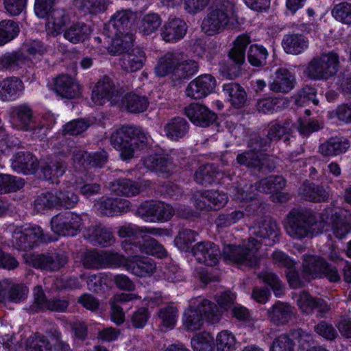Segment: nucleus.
I'll use <instances>...</instances> for the list:
<instances>
[{"label": "nucleus", "mask_w": 351, "mask_h": 351, "mask_svg": "<svg viewBox=\"0 0 351 351\" xmlns=\"http://www.w3.org/2000/svg\"><path fill=\"white\" fill-rule=\"evenodd\" d=\"M213 339L208 333H202L191 339L194 351H212Z\"/></svg>", "instance_id": "64"}, {"label": "nucleus", "mask_w": 351, "mask_h": 351, "mask_svg": "<svg viewBox=\"0 0 351 351\" xmlns=\"http://www.w3.org/2000/svg\"><path fill=\"white\" fill-rule=\"evenodd\" d=\"M145 60L144 51L139 48H134L123 55L121 66L127 72H135L143 68Z\"/></svg>", "instance_id": "36"}, {"label": "nucleus", "mask_w": 351, "mask_h": 351, "mask_svg": "<svg viewBox=\"0 0 351 351\" xmlns=\"http://www.w3.org/2000/svg\"><path fill=\"white\" fill-rule=\"evenodd\" d=\"M251 231L256 237L249 240V241H259V239L261 240L268 239L271 241L280 239V230L277 223L272 220H265L261 226L253 228Z\"/></svg>", "instance_id": "38"}, {"label": "nucleus", "mask_w": 351, "mask_h": 351, "mask_svg": "<svg viewBox=\"0 0 351 351\" xmlns=\"http://www.w3.org/2000/svg\"><path fill=\"white\" fill-rule=\"evenodd\" d=\"M252 251L244 245L228 244L223 249V258L230 262L244 263L250 262L253 256Z\"/></svg>", "instance_id": "33"}, {"label": "nucleus", "mask_w": 351, "mask_h": 351, "mask_svg": "<svg viewBox=\"0 0 351 351\" xmlns=\"http://www.w3.org/2000/svg\"><path fill=\"white\" fill-rule=\"evenodd\" d=\"M34 303L31 306V311L34 313L47 310L56 312H64L69 306L66 300L60 298L47 299L40 286L34 289Z\"/></svg>", "instance_id": "15"}, {"label": "nucleus", "mask_w": 351, "mask_h": 351, "mask_svg": "<svg viewBox=\"0 0 351 351\" xmlns=\"http://www.w3.org/2000/svg\"><path fill=\"white\" fill-rule=\"evenodd\" d=\"M250 43L249 38L245 36H239L234 42L228 56L237 64H242L245 59V49Z\"/></svg>", "instance_id": "50"}, {"label": "nucleus", "mask_w": 351, "mask_h": 351, "mask_svg": "<svg viewBox=\"0 0 351 351\" xmlns=\"http://www.w3.org/2000/svg\"><path fill=\"white\" fill-rule=\"evenodd\" d=\"M42 171L44 178L53 183L58 178L64 174L65 165L60 160L51 161L43 167Z\"/></svg>", "instance_id": "58"}, {"label": "nucleus", "mask_w": 351, "mask_h": 351, "mask_svg": "<svg viewBox=\"0 0 351 351\" xmlns=\"http://www.w3.org/2000/svg\"><path fill=\"white\" fill-rule=\"evenodd\" d=\"M223 172L213 164L202 165L195 173V180L201 184H210L222 178Z\"/></svg>", "instance_id": "43"}, {"label": "nucleus", "mask_w": 351, "mask_h": 351, "mask_svg": "<svg viewBox=\"0 0 351 351\" xmlns=\"http://www.w3.org/2000/svg\"><path fill=\"white\" fill-rule=\"evenodd\" d=\"M235 336L229 330H222L216 337L217 351H234L236 349Z\"/></svg>", "instance_id": "54"}, {"label": "nucleus", "mask_w": 351, "mask_h": 351, "mask_svg": "<svg viewBox=\"0 0 351 351\" xmlns=\"http://www.w3.org/2000/svg\"><path fill=\"white\" fill-rule=\"evenodd\" d=\"M259 279L268 285L276 297L283 295V285L279 278L271 271H264L258 274Z\"/></svg>", "instance_id": "57"}, {"label": "nucleus", "mask_w": 351, "mask_h": 351, "mask_svg": "<svg viewBox=\"0 0 351 351\" xmlns=\"http://www.w3.org/2000/svg\"><path fill=\"white\" fill-rule=\"evenodd\" d=\"M282 45L286 53L298 55L308 48V40L302 34H289L284 37Z\"/></svg>", "instance_id": "42"}, {"label": "nucleus", "mask_w": 351, "mask_h": 351, "mask_svg": "<svg viewBox=\"0 0 351 351\" xmlns=\"http://www.w3.org/2000/svg\"><path fill=\"white\" fill-rule=\"evenodd\" d=\"M215 79L210 75H199L192 80L186 88L187 97L193 99H201L207 97L215 89Z\"/></svg>", "instance_id": "16"}, {"label": "nucleus", "mask_w": 351, "mask_h": 351, "mask_svg": "<svg viewBox=\"0 0 351 351\" xmlns=\"http://www.w3.org/2000/svg\"><path fill=\"white\" fill-rule=\"evenodd\" d=\"M152 142L151 136L141 128L123 125L114 131L110 138V145L120 153L123 160L132 158L136 152Z\"/></svg>", "instance_id": "4"}, {"label": "nucleus", "mask_w": 351, "mask_h": 351, "mask_svg": "<svg viewBox=\"0 0 351 351\" xmlns=\"http://www.w3.org/2000/svg\"><path fill=\"white\" fill-rule=\"evenodd\" d=\"M185 114L195 125L207 127L216 119L215 113L204 106L193 104L185 108Z\"/></svg>", "instance_id": "24"}, {"label": "nucleus", "mask_w": 351, "mask_h": 351, "mask_svg": "<svg viewBox=\"0 0 351 351\" xmlns=\"http://www.w3.org/2000/svg\"><path fill=\"white\" fill-rule=\"evenodd\" d=\"M158 317L164 326L168 328H173L177 321L178 310L175 306L168 305L160 309Z\"/></svg>", "instance_id": "61"}, {"label": "nucleus", "mask_w": 351, "mask_h": 351, "mask_svg": "<svg viewBox=\"0 0 351 351\" xmlns=\"http://www.w3.org/2000/svg\"><path fill=\"white\" fill-rule=\"evenodd\" d=\"M314 331L328 341L335 340L338 333L333 325L326 321H320L314 326Z\"/></svg>", "instance_id": "63"}, {"label": "nucleus", "mask_w": 351, "mask_h": 351, "mask_svg": "<svg viewBox=\"0 0 351 351\" xmlns=\"http://www.w3.org/2000/svg\"><path fill=\"white\" fill-rule=\"evenodd\" d=\"M268 51L264 47L258 45H253L248 51V61L254 66H262L266 64L268 57Z\"/></svg>", "instance_id": "55"}, {"label": "nucleus", "mask_w": 351, "mask_h": 351, "mask_svg": "<svg viewBox=\"0 0 351 351\" xmlns=\"http://www.w3.org/2000/svg\"><path fill=\"white\" fill-rule=\"evenodd\" d=\"M131 16V12L128 10L117 11L105 25L104 34L111 39L108 40V43H111V45L108 47V51L110 53L114 55L121 53L132 44V34L123 32Z\"/></svg>", "instance_id": "5"}, {"label": "nucleus", "mask_w": 351, "mask_h": 351, "mask_svg": "<svg viewBox=\"0 0 351 351\" xmlns=\"http://www.w3.org/2000/svg\"><path fill=\"white\" fill-rule=\"evenodd\" d=\"M119 105L129 112L139 113L147 110L149 102L145 96L128 93L121 98Z\"/></svg>", "instance_id": "40"}, {"label": "nucleus", "mask_w": 351, "mask_h": 351, "mask_svg": "<svg viewBox=\"0 0 351 351\" xmlns=\"http://www.w3.org/2000/svg\"><path fill=\"white\" fill-rule=\"evenodd\" d=\"M70 23V16L63 9H54L47 15L45 25L48 36L56 37L64 33Z\"/></svg>", "instance_id": "19"}, {"label": "nucleus", "mask_w": 351, "mask_h": 351, "mask_svg": "<svg viewBox=\"0 0 351 351\" xmlns=\"http://www.w3.org/2000/svg\"><path fill=\"white\" fill-rule=\"evenodd\" d=\"M57 193L47 192L40 194L34 201V207L38 212L58 206Z\"/></svg>", "instance_id": "56"}, {"label": "nucleus", "mask_w": 351, "mask_h": 351, "mask_svg": "<svg viewBox=\"0 0 351 351\" xmlns=\"http://www.w3.org/2000/svg\"><path fill=\"white\" fill-rule=\"evenodd\" d=\"M289 333L293 347L298 346L299 348L305 350L314 343L313 335L302 328L292 330Z\"/></svg>", "instance_id": "52"}, {"label": "nucleus", "mask_w": 351, "mask_h": 351, "mask_svg": "<svg viewBox=\"0 0 351 351\" xmlns=\"http://www.w3.org/2000/svg\"><path fill=\"white\" fill-rule=\"evenodd\" d=\"M223 90L234 107L240 108L245 106L247 95L245 90L239 84L235 83L225 84L223 86Z\"/></svg>", "instance_id": "44"}, {"label": "nucleus", "mask_w": 351, "mask_h": 351, "mask_svg": "<svg viewBox=\"0 0 351 351\" xmlns=\"http://www.w3.org/2000/svg\"><path fill=\"white\" fill-rule=\"evenodd\" d=\"M192 302L205 320L211 323H215L219 320L221 313L214 302L200 297L193 300Z\"/></svg>", "instance_id": "39"}, {"label": "nucleus", "mask_w": 351, "mask_h": 351, "mask_svg": "<svg viewBox=\"0 0 351 351\" xmlns=\"http://www.w3.org/2000/svg\"><path fill=\"white\" fill-rule=\"evenodd\" d=\"M74 165L76 168L82 167L84 169L91 167H101L108 160V154L101 150L93 154H87L80 149H75L73 152Z\"/></svg>", "instance_id": "17"}, {"label": "nucleus", "mask_w": 351, "mask_h": 351, "mask_svg": "<svg viewBox=\"0 0 351 351\" xmlns=\"http://www.w3.org/2000/svg\"><path fill=\"white\" fill-rule=\"evenodd\" d=\"M270 89L276 93H287L294 87V77L286 69H278L269 84Z\"/></svg>", "instance_id": "31"}, {"label": "nucleus", "mask_w": 351, "mask_h": 351, "mask_svg": "<svg viewBox=\"0 0 351 351\" xmlns=\"http://www.w3.org/2000/svg\"><path fill=\"white\" fill-rule=\"evenodd\" d=\"M321 221L316 222L312 213L306 209H294L287 216L285 229L293 239H311L315 228L330 226L335 238L343 239L351 230V213L339 207L328 208L321 214ZM317 232H316L317 234Z\"/></svg>", "instance_id": "1"}, {"label": "nucleus", "mask_w": 351, "mask_h": 351, "mask_svg": "<svg viewBox=\"0 0 351 351\" xmlns=\"http://www.w3.org/2000/svg\"><path fill=\"white\" fill-rule=\"evenodd\" d=\"M27 351H51V346L47 338L40 335H34L26 341Z\"/></svg>", "instance_id": "60"}, {"label": "nucleus", "mask_w": 351, "mask_h": 351, "mask_svg": "<svg viewBox=\"0 0 351 351\" xmlns=\"http://www.w3.org/2000/svg\"><path fill=\"white\" fill-rule=\"evenodd\" d=\"M298 305L301 311L306 314L314 311L317 313V317H323L330 311V306L322 298H313L308 293L302 291L298 300Z\"/></svg>", "instance_id": "18"}, {"label": "nucleus", "mask_w": 351, "mask_h": 351, "mask_svg": "<svg viewBox=\"0 0 351 351\" xmlns=\"http://www.w3.org/2000/svg\"><path fill=\"white\" fill-rule=\"evenodd\" d=\"M25 86L16 77H8L0 82V99L3 101H14L23 93Z\"/></svg>", "instance_id": "27"}, {"label": "nucleus", "mask_w": 351, "mask_h": 351, "mask_svg": "<svg viewBox=\"0 0 351 351\" xmlns=\"http://www.w3.org/2000/svg\"><path fill=\"white\" fill-rule=\"evenodd\" d=\"M56 90L61 97L72 99L80 95V86L68 75H62L56 80Z\"/></svg>", "instance_id": "35"}, {"label": "nucleus", "mask_w": 351, "mask_h": 351, "mask_svg": "<svg viewBox=\"0 0 351 351\" xmlns=\"http://www.w3.org/2000/svg\"><path fill=\"white\" fill-rule=\"evenodd\" d=\"M122 247L130 256L126 270L138 277L150 276L156 269L155 262L138 255V252L162 258L167 252L160 243H122Z\"/></svg>", "instance_id": "2"}, {"label": "nucleus", "mask_w": 351, "mask_h": 351, "mask_svg": "<svg viewBox=\"0 0 351 351\" xmlns=\"http://www.w3.org/2000/svg\"><path fill=\"white\" fill-rule=\"evenodd\" d=\"M175 213L172 206L162 202L147 201L136 210V215L147 222H164L169 220Z\"/></svg>", "instance_id": "9"}, {"label": "nucleus", "mask_w": 351, "mask_h": 351, "mask_svg": "<svg viewBox=\"0 0 351 351\" xmlns=\"http://www.w3.org/2000/svg\"><path fill=\"white\" fill-rule=\"evenodd\" d=\"M19 32L16 23L11 20H3L0 22V46L14 39Z\"/></svg>", "instance_id": "53"}, {"label": "nucleus", "mask_w": 351, "mask_h": 351, "mask_svg": "<svg viewBox=\"0 0 351 351\" xmlns=\"http://www.w3.org/2000/svg\"><path fill=\"white\" fill-rule=\"evenodd\" d=\"M27 59L19 51L6 53L0 56V70H14L23 65Z\"/></svg>", "instance_id": "51"}, {"label": "nucleus", "mask_w": 351, "mask_h": 351, "mask_svg": "<svg viewBox=\"0 0 351 351\" xmlns=\"http://www.w3.org/2000/svg\"><path fill=\"white\" fill-rule=\"evenodd\" d=\"M350 147L349 141L343 136H333L322 143L318 152L323 156L333 157L346 152Z\"/></svg>", "instance_id": "29"}, {"label": "nucleus", "mask_w": 351, "mask_h": 351, "mask_svg": "<svg viewBox=\"0 0 351 351\" xmlns=\"http://www.w3.org/2000/svg\"><path fill=\"white\" fill-rule=\"evenodd\" d=\"M197 261L207 265H214L221 254L219 248L214 243H197L191 249Z\"/></svg>", "instance_id": "22"}, {"label": "nucleus", "mask_w": 351, "mask_h": 351, "mask_svg": "<svg viewBox=\"0 0 351 351\" xmlns=\"http://www.w3.org/2000/svg\"><path fill=\"white\" fill-rule=\"evenodd\" d=\"M186 30L187 25L182 19L169 17L161 29L160 35L165 41L174 43L182 39Z\"/></svg>", "instance_id": "23"}, {"label": "nucleus", "mask_w": 351, "mask_h": 351, "mask_svg": "<svg viewBox=\"0 0 351 351\" xmlns=\"http://www.w3.org/2000/svg\"><path fill=\"white\" fill-rule=\"evenodd\" d=\"M198 311L191 302L190 307L184 311L183 315V326L186 330L195 331L201 328L204 319Z\"/></svg>", "instance_id": "46"}, {"label": "nucleus", "mask_w": 351, "mask_h": 351, "mask_svg": "<svg viewBox=\"0 0 351 351\" xmlns=\"http://www.w3.org/2000/svg\"><path fill=\"white\" fill-rule=\"evenodd\" d=\"M285 185L286 181L282 176H269L256 182L254 186L252 184H239L238 186L232 189L231 195L237 202H247L255 197L256 191L271 193L272 191L282 189Z\"/></svg>", "instance_id": "8"}, {"label": "nucleus", "mask_w": 351, "mask_h": 351, "mask_svg": "<svg viewBox=\"0 0 351 351\" xmlns=\"http://www.w3.org/2000/svg\"><path fill=\"white\" fill-rule=\"evenodd\" d=\"M293 130V124L289 120L271 123L268 128L267 139H259L261 149H266L271 142L277 141L284 136L285 141L288 140L289 138L287 136L289 135Z\"/></svg>", "instance_id": "20"}, {"label": "nucleus", "mask_w": 351, "mask_h": 351, "mask_svg": "<svg viewBox=\"0 0 351 351\" xmlns=\"http://www.w3.org/2000/svg\"><path fill=\"white\" fill-rule=\"evenodd\" d=\"M92 32L90 27L84 23H73L63 33L65 40L73 44H78L88 39Z\"/></svg>", "instance_id": "34"}, {"label": "nucleus", "mask_w": 351, "mask_h": 351, "mask_svg": "<svg viewBox=\"0 0 351 351\" xmlns=\"http://www.w3.org/2000/svg\"><path fill=\"white\" fill-rule=\"evenodd\" d=\"M79 188L76 182H70L69 185L66 186L60 190L58 194V206L66 208H71L76 206L79 199L78 196L74 193V190Z\"/></svg>", "instance_id": "47"}, {"label": "nucleus", "mask_w": 351, "mask_h": 351, "mask_svg": "<svg viewBox=\"0 0 351 351\" xmlns=\"http://www.w3.org/2000/svg\"><path fill=\"white\" fill-rule=\"evenodd\" d=\"M162 20L160 16L155 13L145 14L137 23V28L140 33L144 35H150L155 32L160 26Z\"/></svg>", "instance_id": "49"}, {"label": "nucleus", "mask_w": 351, "mask_h": 351, "mask_svg": "<svg viewBox=\"0 0 351 351\" xmlns=\"http://www.w3.org/2000/svg\"><path fill=\"white\" fill-rule=\"evenodd\" d=\"M38 167L37 158L29 152H19L12 160V167L18 173L32 174Z\"/></svg>", "instance_id": "30"}, {"label": "nucleus", "mask_w": 351, "mask_h": 351, "mask_svg": "<svg viewBox=\"0 0 351 351\" xmlns=\"http://www.w3.org/2000/svg\"><path fill=\"white\" fill-rule=\"evenodd\" d=\"M15 241H45L49 239L43 230L38 226L32 225L27 227H15L10 225L3 232L2 239Z\"/></svg>", "instance_id": "13"}, {"label": "nucleus", "mask_w": 351, "mask_h": 351, "mask_svg": "<svg viewBox=\"0 0 351 351\" xmlns=\"http://www.w3.org/2000/svg\"><path fill=\"white\" fill-rule=\"evenodd\" d=\"M340 66L339 56L334 51L314 57L306 65L304 74L313 80L326 81L335 76Z\"/></svg>", "instance_id": "7"}, {"label": "nucleus", "mask_w": 351, "mask_h": 351, "mask_svg": "<svg viewBox=\"0 0 351 351\" xmlns=\"http://www.w3.org/2000/svg\"><path fill=\"white\" fill-rule=\"evenodd\" d=\"M64 254L51 253L33 256L32 261L36 267L47 271H57L67 263Z\"/></svg>", "instance_id": "26"}, {"label": "nucleus", "mask_w": 351, "mask_h": 351, "mask_svg": "<svg viewBox=\"0 0 351 351\" xmlns=\"http://www.w3.org/2000/svg\"><path fill=\"white\" fill-rule=\"evenodd\" d=\"M83 235L90 241H110L114 239L112 229L104 224L90 226L84 230Z\"/></svg>", "instance_id": "41"}, {"label": "nucleus", "mask_w": 351, "mask_h": 351, "mask_svg": "<svg viewBox=\"0 0 351 351\" xmlns=\"http://www.w3.org/2000/svg\"><path fill=\"white\" fill-rule=\"evenodd\" d=\"M151 182L149 180L143 181L141 185L128 179H119L112 184L111 191L117 194L126 197L137 195L141 191V186L149 187Z\"/></svg>", "instance_id": "32"}, {"label": "nucleus", "mask_w": 351, "mask_h": 351, "mask_svg": "<svg viewBox=\"0 0 351 351\" xmlns=\"http://www.w3.org/2000/svg\"><path fill=\"white\" fill-rule=\"evenodd\" d=\"M332 15L342 23L351 24V4L340 3L335 5L332 10Z\"/></svg>", "instance_id": "62"}, {"label": "nucleus", "mask_w": 351, "mask_h": 351, "mask_svg": "<svg viewBox=\"0 0 351 351\" xmlns=\"http://www.w3.org/2000/svg\"><path fill=\"white\" fill-rule=\"evenodd\" d=\"M239 24L235 0H217L202 20L201 29L208 36H215L235 28Z\"/></svg>", "instance_id": "3"}, {"label": "nucleus", "mask_w": 351, "mask_h": 351, "mask_svg": "<svg viewBox=\"0 0 351 351\" xmlns=\"http://www.w3.org/2000/svg\"><path fill=\"white\" fill-rule=\"evenodd\" d=\"M188 130L189 124L182 117L172 119L165 126L167 136L174 141L183 138L188 132Z\"/></svg>", "instance_id": "45"}, {"label": "nucleus", "mask_w": 351, "mask_h": 351, "mask_svg": "<svg viewBox=\"0 0 351 351\" xmlns=\"http://www.w3.org/2000/svg\"><path fill=\"white\" fill-rule=\"evenodd\" d=\"M117 234L121 239H142L145 241L172 236L171 230L168 229L139 227L132 224H127L119 227Z\"/></svg>", "instance_id": "10"}, {"label": "nucleus", "mask_w": 351, "mask_h": 351, "mask_svg": "<svg viewBox=\"0 0 351 351\" xmlns=\"http://www.w3.org/2000/svg\"><path fill=\"white\" fill-rule=\"evenodd\" d=\"M197 64L194 60H186L179 51L168 52L160 57L155 66L158 77L170 75L173 80L185 78L197 71Z\"/></svg>", "instance_id": "6"}, {"label": "nucleus", "mask_w": 351, "mask_h": 351, "mask_svg": "<svg viewBox=\"0 0 351 351\" xmlns=\"http://www.w3.org/2000/svg\"><path fill=\"white\" fill-rule=\"evenodd\" d=\"M300 194L311 202L325 201L328 197L324 189L313 183H304L300 189Z\"/></svg>", "instance_id": "48"}, {"label": "nucleus", "mask_w": 351, "mask_h": 351, "mask_svg": "<svg viewBox=\"0 0 351 351\" xmlns=\"http://www.w3.org/2000/svg\"><path fill=\"white\" fill-rule=\"evenodd\" d=\"M12 113L14 121L21 130H34L37 134L43 131L42 134H45V126L43 124L36 125L32 119V111L28 106H19L14 108Z\"/></svg>", "instance_id": "21"}, {"label": "nucleus", "mask_w": 351, "mask_h": 351, "mask_svg": "<svg viewBox=\"0 0 351 351\" xmlns=\"http://www.w3.org/2000/svg\"><path fill=\"white\" fill-rule=\"evenodd\" d=\"M271 322L277 326L287 324L293 316V307L288 304L276 302L267 311Z\"/></svg>", "instance_id": "37"}, {"label": "nucleus", "mask_w": 351, "mask_h": 351, "mask_svg": "<svg viewBox=\"0 0 351 351\" xmlns=\"http://www.w3.org/2000/svg\"><path fill=\"white\" fill-rule=\"evenodd\" d=\"M258 146L253 149L244 152L237 156V162L239 165L258 170H261L266 165L267 158L261 152L260 141H257Z\"/></svg>", "instance_id": "25"}, {"label": "nucleus", "mask_w": 351, "mask_h": 351, "mask_svg": "<svg viewBox=\"0 0 351 351\" xmlns=\"http://www.w3.org/2000/svg\"><path fill=\"white\" fill-rule=\"evenodd\" d=\"M81 226L80 215L71 212L57 215L51 220L52 231L59 236L75 235Z\"/></svg>", "instance_id": "12"}, {"label": "nucleus", "mask_w": 351, "mask_h": 351, "mask_svg": "<svg viewBox=\"0 0 351 351\" xmlns=\"http://www.w3.org/2000/svg\"><path fill=\"white\" fill-rule=\"evenodd\" d=\"M82 261L88 269L104 268L103 251L87 250L83 254Z\"/></svg>", "instance_id": "59"}, {"label": "nucleus", "mask_w": 351, "mask_h": 351, "mask_svg": "<svg viewBox=\"0 0 351 351\" xmlns=\"http://www.w3.org/2000/svg\"><path fill=\"white\" fill-rule=\"evenodd\" d=\"M3 292L5 293V304L7 302L20 303L25 300L28 295L29 289L21 283H15L10 278L3 280Z\"/></svg>", "instance_id": "28"}, {"label": "nucleus", "mask_w": 351, "mask_h": 351, "mask_svg": "<svg viewBox=\"0 0 351 351\" xmlns=\"http://www.w3.org/2000/svg\"><path fill=\"white\" fill-rule=\"evenodd\" d=\"M91 99L97 105H103L106 101L117 104L120 101L121 95L112 81L105 77L96 83L92 91Z\"/></svg>", "instance_id": "14"}, {"label": "nucleus", "mask_w": 351, "mask_h": 351, "mask_svg": "<svg viewBox=\"0 0 351 351\" xmlns=\"http://www.w3.org/2000/svg\"><path fill=\"white\" fill-rule=\"evenodd\" d=\"M138 167L145 168L147 171L156 173L164 178L170 176L175 169L171 156L167 153H157L143 158Z\"/></svg>", "instance_id": "11"}]
</instances>
